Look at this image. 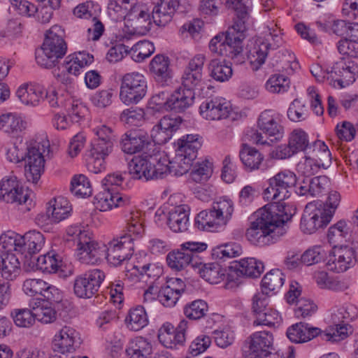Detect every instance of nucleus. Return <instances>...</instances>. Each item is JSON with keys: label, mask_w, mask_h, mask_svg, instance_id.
<instances>
[{"label": "nucleus", "mask_w": 358, "mask_h": 358, "mask_svg": "<svg viewBox=\"0 0 358 358\" xmlns=\"http://www.w3.org/2000/svg\"><path fill=\"white\" fill-rule=\"evenodd\" d=\"M187 325V321L181 320L176 328V332L171 333V334L163 333L162 335H158L159 342L167 348H174L178 345H182L185 341Z\"/></svg>", "instance_id": "nucleus-46"}, {"label": "nucleus", "mask_w": 358, "mask_h": 358, "mask_svg": "<svg viewBox=\"0 0 358 358\" xmlns=\"http://www.w3.org/2000/svg\"><path fill=\"white\" fill-rule=\"evenodd\" d=\"M189 208L185 206H178L168 213L167 224L175 233L184 232L188 229Z\"/></svg>", "instance_id": "nucleus-33"}, {"label": "nucleus", "mask_w": 358, "mask_h": 358, "mask_svg": "<svg viewBox=\"0 0 358 358\" xmlns=\"http://www.w3.org/2000/svg\"><path fill=\"white\" fill-rule=\"evenodd\" d=\"M131 0H109L108 12L110 17L115 21H120L127 16Z\"/></svg>", "instance_id": "nucleus-63"}, {"label": "nucleus", "mask_w": 358, "mask_h": 358, "mask_svg": "<svg viewBox=\"0 0 358 358\" xmlns=\"http://www.w3.org/2000/svg\"><path fill=\"white\" fill-rule=\"evenodd\" d=\"M70 189L73 194L80 197L89 196L92 193L90 182L84 175L75 176L71 180Z\"/></svg>", "instance_id": "nucleus-61"}, {"label": "nucleus", "mask_w": 358, "mask_h": 358, "mask_svg": "<svg viewBox=\"0 0 358 358\" xmlns=\"http://www.w3.org/2000/svg\"><path fill=\"white\" fill-rule=\"evenodd\" d=\"M63 64L64 71L57 75L59 82L66 87H71L73 84V79L70 74L77 76L80 74V71L85 66L90 65L94 61V57L85 52H79L73 55H69Z\"/></svg>", "instance_id": "nucleus-11"}, {"label": "nucleus", "mask_w": 358, "mask_h": 358, "mask_svg": "<svg viewBox=\"0 0 358 358\" xmlns=\"http://www.w3.org/2000/svg\"><path fill=\"white\" fill-rule=\"evenodd\" d=\"M150 70L157 83L162 85H169L173 76L169 57L164 55H155L150 63Z\"/></svg>", "instance_id": "nucleus-27"}, {"label": "nucleus", "mask_w": 358, "mask_h": 358, "mask_svg": "<svg viewBox=\"0 0 358 358\" xmlns=\"http://www.w3.org/2000/svg\"><path fill=\"white\" fill-rule=\"evenodd\" d=\"M208 309V304L204 301L197 299L185 305L184 314L189 320H196L204 317Z\"/></svg>", "instance_id": "nucleus-60"}, {"label": "nucleus", "mask_w": 358, "mask_h": 358, "mask_svg": "<svg viewBox=\"0 0 358 358\" xmlns=\"http://www.w3.org/2000/svg\"><path fill=\"white\" fill-rule=\"evenodd\" d=\"M196 156L188 155L186 153H178L171 160V164L175 175L182 176L189 171L192 162Z\"/></svg>", "instance_id": "nucleus-56"}, {"label": "nucleus", "mask_w": 358, "mask_h": 358, "mask_svg": "<svg viewBox=\"0 0 358 358\" xmlns=\"http://www.w3.org/2000/svg\"><path fill=\"white\" fill-rule=\"evenodd\" d=\"M182 120L180 116L165 115L151 130L150 137L155 144L167 143L173 134L180 128Z\"/></svg>", "instance_id": "nucleus-15"}, {"label": "nucleus", "mask_w": 358, "mask_h": 358, "mask_svg": "<svg viewBox=\"0 0 358 358\" xmlns=\"http://www.w3.org/2000/svg\"><path fill=\"white\" fill-rule=\"evenodd\" d=\"M96 207L101 211L110 210L113 206L121 207L130 203V199L118 192H99L94 197Z\"/></svg>", "instance_id": "nucleus-30"}, {"label": "nucleus", "mask_w": 358, "mask_h": 358, "mask_svg": "<svg viewBox=\"0 0 358 358\" xmlns=\"http://www.w3.org/2000/svg\"><path fill=\"white\" fill-rule=\"evenodd\" d=\"M155 158L150 155L145 157H134L129 163V173L132 178L148 181L153 180L152 168Z\"/></svg>", "instance_id": "nucleus-29"}, {"label": "nucleus", "mask_w": 358, "mask_h": 358, "mask_svg": "<svg viewBox=\"0 0 358 358\" xmlns=\"http://www.w3.org/2000/svg\"><path fill=\"white\" fill-rule=\"evenodd\" d=\"M26 125V122L13 113L3 114L0 116V129L13 137L18 138L25 130Z\"/></svg>", "instance_id": "nucleus-40"}, {"label": "nucleus", "mask_w": 358, "mask_h": 358, "mask_svg": "<svg viewBox=\"0 0 358 358\" xmlns=\"http://www.w3.org/2000/svg\"><path fill=\"white\" fill-rule=\"evenodd\" d=\"M289 221L271 219L270 217V244L276 243L285 236L289 229Z\"/></svg>", "instance_id": "nucleus-59"}, {"label": "nucleus", "mask_w": 358, "mask_h": 358, "mask_svg": "<svg viewBox=\"0 0 358 358\" xmlns=\"http://www.w3.org/2000/svg\"><path fill=\"white\" fill-rule=\"evenodd\" d=\"M327 252L322 245H316L307 249L301 255V260L307 266L319 264L325 260Z\"/></svg>", "instance_id": "nucleus-55"}, {"label": "nucleus", "mask_w": 358, "mask_h": 358, "mask_svg": "<svg viewBox=\"0 0 358 358\" xmlns=\"http://www.w3.org/2000/svg\"><path fill=\"white\" fill-rule=\"evenodd\" d=\"M178 148L176 152L178 153H186L188 155L196 156L201 143L198 135L187 134L180 138L177 143Z\"/></svg>", "instance_id": "nucleus-54"}, {"label": "nucleus", "mask_w": 358, "mask_h": 358, "mask_svg": "<svg viewBox=\"0 0 358 358\" xmlns=\"http://www.w3.org/2000/svg\"><path fill=\"white\" fill-rule=\"evenodd\" d=\"M207 244L202 242L187 241L180 245L177 250L170 252L166 256L168 266L173 270L182 271L189 266L194 268L191 264L193 257L196 253L205 251Z\"/></svg>", "instance_id": "nucleus-6"}, {"label": "nucleus", "mask_w": 358, "mask_h": 358, "mask_svg": "<svg viewBox=\"0 0 358 358\" xmlns=\"http://www.w3.org/2000/svg\"><path fill=\"white\" fill-rule=\"evenodd\" d=\"M268 273L264 276L261 286L262 291L257 293L252 298V310L255 320L254 326H268L267 315L268 313Z\"/></svg>", "instance_id": "nucleus-16"}, {"label": "nucleus", "mask_w": 358, "mask_h": 358, "mask_svg": "<svg viewBox=\"0 0 358 358\" xmlns=\"http://www.w3.org/2000/svg\"><path fill=\"white\" fill-rule=\"evenodd\" d=\"M70 235L77 236V257L78 260L86 264H95L101 259V250L99 243L95 241L87 231L76 229L71 232L69 230Z\"/></svg>", "instance_id": "nucleus-8"}, {"label": "nucleus", "mask_w": 358, "mask_h": 358, "mask_svg": "<svg viewBox=\"0 0 358 358\" xmlns=\"http://www.w3.org/2000/svg\"><path fill=\"white\" fill-rule=\"evenodd\" d=\"M254 220L246 230L248 240L253 245L265 246L268 243V203L252 215Z\"/></svg>", "instance_id": "nucleus-9"}, {"label": "nucleus", "mask_w": 358, "mask_h": 358, "mask_svg": "<svg viewBox=\"0 0 358 358\" xmlns=\"http://www.w3.org/2000/svg\"><path fill=\"white\" fill-rule=\"evenodd\" d=\"M258 129L253 128L246 131L244 136L245 141H249L256 145H266L268 139V112L263 111L257 121Z\"/></svg>", "instance_id": "nucleus-31"}, {"label": "nucleus", "mask_w": 358, "mask_h": 358, "mask_svg": "<svg viewBox=\"0 0 358 358\" xmlns=\"http://www.w3.org/2000/svg\"><path fill=\"white\" fill-rule=\"evenodd\" d=\"M321 329L313 327L308 323L299 322L292 325L287 330V338L292 343H302L308 342L320 336Z\"/></svg>", "instance_id": "nucleus-26"}, {"label": "nucleus", "mask_w": 358, "mask_h": 358, "mask_svg": "<svg viewBox=\"0 0 358 358\" xmlns=\"http://www.w3.org/2000/svg\"><path fill=\"white\" fill-rule=\"evenodd\" d=\"M49 204L48 213L54 222H59L69 215L71 208L68 201L64 197L55 198Z\"/></svg>", "instance_id": "nucleus-49"}, {"label": "nucleus", "mask_w": 358, "mask_h": 358, "mask_svg": "<svg viewBox=\"0 0 358 358\" xmlns=\"http://www.w3.org/2000/svg\"><path fill=\"white\" fill-rule=\"evenodd\" d=\"M150 143V136L146 132L131 131L123 136L121 148L124 152L131 155L143 151Z\"/></svg>", "instance_id": "nucleus-23"}, {"label": "nucleus", "mask_w": 358, "mask_h": 358, "mask_svg": "<svg viewBox=\"0 0 358 358\" xmlns=\"http://www.w3.org/2000/svg\"><path fill=\"white\" fill-rule=\"evenodd\" d=\"M284 117L282 114L274 112L270 115V146L281 142L285 137Z\"/></svg>", "instance_id": "nucleus-52"}, {"label": "nucleus", "mask_w": 358, "mask_h": 358, "mask_svg": "<svg viewBox=\"0 0 358 358\" xmlns=\"http://www.w3.org/2000/svg\"><path fill=\"white\" fill-rule=\"evenodd\" d=\"M248 19H234V24L224 33H220L210 41L209 48L212 52L229 57L237 63H242V43L245 38L247 30L245 22Z\"/></svg>", "instance_id": "nucleus-2"}, {"label": "nucleus", "mask_w": 358, "mask_h": 358, "mask_svg": "<svg viewBox=\"0 0 358 358\" xmlns=\"http://www.w3.org/2000/svg\"><path fill=\"white\" fill-rule=\"evenodd\" d=\"M218 3L223 4L226 8L235 12V19H248V8L243 0H201L199 10L203 14L216 15Z\"/></svg>", "instance_id": "nucleus-18"}, {"label": "nucleus", "mask_w": 358, "mask_h": 358, "mask_svg": "<svg viewBox=\"0 0 358 358\" xmlns=\"http://www.w3.org/2000/svg\"><path fill=\"white\" fill-rule=\"evenodd\" d=\"M310 156L323 169L331 164V154L324 141L317 140L312 143Z\"/></svg>", "instance_id": "nucleus-50"}, {"label": "nucleus", "mask_w": 358, "mask_h": 358, "mask_svg": "<svg viewBox=\"0 0 358 358\" xmlns=\"http://www.w3.org/2000/svg\"><path fill=\"white\" fill-rule=\"evenodd\" d=\"M20 264L18 258L12 252H3L0 256V273L1 276L12 280L19 273Z\"/></svg>", "instance_id": "nucleus-43"}, {"label": "nucleus", "mask_w": 358, "mask_h": 358, "mask_svg": "<svg viewBox=\"0 0 358 358\" xmlns=\"http://www.w3.org/2000/svg\"><path fill=\"white\" fill-rule=\"evenodd\" d=\"M195 93L182 88L176 90L169 96V110L181 113L189 108L194 102Z\"/></svg>", "instance_id": "nucleus-35"}, {"label": "nucleus", "mask_w": 358, "mask_h": 358, "mask_svg": "<svg viewBox=\"0 0 358 358\" xmlns=\"http://www.w3.org/2000/svg\"><path fill=\"white\" fill-rule=\"evenodd\" d=\"M145 308V306H137L130 310L129 315L126 318L129 329L138 331L147 325L148 320Z\"/></svg>", "instance_id": "nucleus-53"}, {"label": "nucleus", "mask_w": 358, "mask_h": 358, "mask_svg": "<svg viewBox=\"0 0 358 358\" xmlns=\"http://www.w3.org/2000/svg\"><path fill=\"white\" fill-rule=\"evenodd\" d=\"M296 182V175L290 171H284L270 179V196L273 199L285 200L289 196L288 189Z\"/></svg>", "instance_id": "nucleus-20"}, {"label": "nucleus", "mask_w": 358, "mask_h": 358, "mask_svg": "<svg viewBox=\"0 0 358 358\" xmlns=\"http://www.w3.org/2000/svg\"><path fill=\"white\" fill-rule=\"evenodd\" d=\"M239 157L244 166L250 170L258 169L264 159L262 155L248 143L242 144Z\"/></svg>", "instance_id": "nucleus-48"}, {"label": "nucleus", "mask_w": 358, "mask_h": 358, "mask_svg": "<svg viewBox=\"0 0 358 358\" xmlns=\"http://www.w3.org/2000/svg\"><path fill=\"white\" fill-rule=\"evenodd\" d=\"M20 234L14 231H8L0 236V250H5V252L16 251L22 252V245L20 243Z\"/></svg>", "instance_id": "nucleus-57"}, {"label": "nucleus", "mask_w": 358, "mask_h": 358, "mask_svg": "<svg viewBox=\"0 0 358 358\" xmlns=\"http://www.w3.org/2000/svg\"><path fill=\"white\" fill-rule=\"evenodd\" d=\"M152 157L155 159L152 168L153 180L162 179L173 171L171 160L166 155Z\"/></svg>", "instance_id": "nucleus-58"}, {"label": "nucleus", "mask_w": 358, "mask_h": 358, "mask_svg": "<svg viewBox=\"0 0 358 358\" xmlns=\"http://www.w3.org/2000/svg\"><path fill=\"white\" fill-rule=\"evenodd\" d=\"M247 57L252 71H257L265 63L268 54V43L260 38L247 45Z\"/></svg>", "instance_id": "nucleus-28"}, {"label": "nucleus", "mask_w": 358, "mask_h": 358, "mask_svg": "<svg viewBox=\"0 0 358 358\" xmlns=\"http://www.w3.org/2000/svg\"><path fill=\"white\" fill-rule=\"evenodd\" d=\"M29 196L20 185L15 176L5 177L0 180V201L10 203H27Z\"/></svg>", "instance_id": "nucleus-17"}, {"label": "nucleus", "mask_w": 358, "mask_h": 358, "mask_svg": "<svg viewBox=\"0 0 358 358\" xmlns=\"http://www.w3.org/2000/svg\"><path fill=\"white\" fill-rule=\"evenodd\" d=\"M234 268L237 275H244L249 278H257L264 271V264L255 258H245L239 262H234V265L230 266Z\"/></svg>", "instance_id": "nucleus-37"}, {"label": "nucleus", "mask_w": 358, "mask_h": 358, "mask_svg": "<svg viewBox=\"0 0 358 358\" xmlns=\"http://www.w3.org/2000/svg\"><path fill=\"white\" fill-rule=\"evenodd\" d=\"M352 224L345 220H341L331 226L328 229L327 238L334 246L352 241Z\"/></svg>", "instance_id": "nucleus-32"}, {"label": "nucleus", "mask_w": 358, "mask_h": 358, "mask_svg": "<svg viewBox=\"0 0 358 358\" xmlns=\"http://www.w3.org/2000/svg\"><path fill=\"white\" fill-rule=\"evenodd\" d=\"M190 8L189 0H160L152 10V17L157 25L165 26L176 12L185 13Z\"/></svg>", "instance_id": "nucleus-10"}, {"label": "nucleus", "mask_w": 358, "mask_h": 358, "mask_svg": "<svg viewBox=\"0 0 358 358\" xmlns=\"http://www.w3.org/2000/svg\"><path fill=\"white\" fill-rule=\"evenodd\" d=\"M234 210L233 201L227 197L220 198L213 203L210 208L201 211L196 218L199 229L213 231L225 226L232 217Z\"/></svg>", "instance_id": "nucleus-4"}, {"label": "nucleus", "mask_w": 358, "mask_h": 358, "mask_svg": "<svg viewBox=\"0 0 358 358\" xmlns=\"http://www.w3.org/2000/svg\"><path fill=\"white\" fill-rule=\"evenodd\" d=\"M270 65L278 72L292 73L299 66L295 55L289 50L282 49L271 54Z\"/></svg>", "instance_id": "nucleus-24"}, {"label": "nucleus", "mask_w": 358, "mask_h": 358, "mask_svg": "<svg viewBox=\"0 0 358 358\" xmlns=\"http://www.w3.org/2000/svg\"><path fill=\"white\" fill-rule=\"evenodd\" d=\"M105 273L100 269H92L77 275L73 280V293L80 299H90L99 292L105 279Z\"/></svg>", "instance_id": "nucleus-7"}, {"label": "nucleus", "mask_w": 358, "mask_h": 358, "mask_svg": "<svg viewBox=\"0 0 358 358\" xmlns=\"http://www.w3.org/2000/svg\"><path fill=\"white\" fill-rule=\"evenodd\" d=\"M64 30L60 26L52 27L45 34L42 49L48 54L53 55L59 59L66 52L67 45L64 40Z\"/></svg>", "instance_id": "nucleus-21"}, {"label": "nucleus", "mask_w": 358, "mask_h": 358, "mask_svg": "<svg viewBox=\"0 0 358 358\" xmlns=\"http://www.w3.org/2000/svg\"><path fill=\"white\" fill-rule=\"evenodd\" d=\"M210 76L219 82L228 81L233 75V70L230 62L219 59L210 60L208 64Z\"/></svg>", "instance_id": "nucleus-47"}, {"label": "nucleus", "mask_w": 358, "mask_h": 358, "mask_svg": "<svg viewBox=\"0 0 358 358\" xmlns=\"http://www.w3.org/2000/svg\"><path fill=\"white\" fill-rule=\"evenodd\" d=\"M322 212L315 203H308L301 218L299 225L301 231L306 234H312L319 229L327 226L331 220Z\"/></svg>", "instance_id": "nucleus-12"}, {"label": "nucleus", "mask_w": 358, "mask_h": 358, "mask_svg": "<svg viewBox=\"0 0 358 358\" xmlns=\"http://www.w3.org/2000/svg\"><path fill=\"white\" fill-rule=\"evenodd\" d=\"M354 255V250L351 248L338 249L328 261L327 269L336 273L347 271L352 264Z\"/></svg>", "instance_id": "nucleus-34"}, {"label": "nucleus", "mask_w": 358, "mask_h": 358, "mask_svg": "<svg viewBox=\"0 0 358 358\" xmlns=\"http://www.w3.org/2000/svg\"><path fill=\"white\" fill-rule=\"evenodd\" d=\"M80 344L79 334L71 327L64 326L55 334L53 350L65 355L73 353Z\"/></svg>", "instance_id": "nucleus-19"}, {"label": "nucleus", "mask_w": 358, "mask_h": 358, "mask_svg": "<svg viewBox=\"0 0 358 358\" xmlns=\"http://www.w3.org/2000/svg\"><path fill=\"white\" fill-rule=\"evenodd\" d=\"M322 167L310 156V150L308 151L305 157L296 165L298 172L306 178L319 172Z\"/></svg>", "instance_id": "nucleus-64"}, {"label": "nucleus", "mask_w": 358, "mask_h": 358, "mask_svg": "<svg viewBox=\"0 0 358 358\" xmlns=\"http://www.w3.org/2000/svg\"><path fill=\"white\" fill-rule=\"evenodd\" d=\"M147 81L143 75L132 72L121 79L120 98L126 105L138 103L147 93Z\"/></svg>", "instance_id": "nucleus-5"}, {"label": "nucleus", "mask_w": 358, "mask_h": 358, "mask_svg": "<svg viewBox=\"0 0 358 358\" xmlns=\"http://www.w3.org/2000/svg\"><path fill=\"white\" fill-rule=\"evenodd\" d=\"M38 1L39 3L34 17L41 24L48 23L52 19L53 10L60 7L61 0H38Z\"/></svg>", "instance_id": "nucleus-51"}, {"label": "nucleus", "mask_w": 358, "mask_h": 358, "mask_svg": "<svg viewBox=\"0 0 358 358\" xmlns=\"http://www.w3.org/2000/svg\"><path fill=\"white\" fill-rule=\"evenodd\" d=\"M44 93L45 89L40 86L24 84L17 89L16 95L22 103L36 106L43 99Z\"/></svg>", "instance_id": "nucleus-38"}, {"label": "nucleus", "mask_w": 358, "mask_h": 358, "mask_svg": "<svg viewBox=\"0 0 358 358\" xmlns=\"http://www.w3.org/2000/svg\"><path fill=\"white\" fill-rule=\"evenodd\" d=\"M195 269L199 275L210 284H217L225 276L224 271L217 263L196 264Z\"/></svg>", "instance_id": "nucleus-42"}, {"label": "nucleus", "mask_w": 358, "mask_h": 358, "mask_svg": "<svg viewBox=\"0 0 358 358\" xmlns=\"http://www.w3.org/2000/svg\"><path fill=\"white\" fill-rule=\"evenodd\" d=\"M125 229L127 234L121 236L119 238H114L108 243L106 259L110 264L115 266L129 259L133 255L134 245L132 241L134 238H131L132 234L138 236L144 231L138 217L134 216H131L127 220Z\"/></svg>", "instance_id": "nucleus-3"}, {"label": "nucleus", "mask_w": 358, "mask_h": 358, "mask_svg": "<svg viewBox=\"0 0 358 358\" xmlns=\"http://www.w3.org/2000/svg\"><path fill=\"white\" fill-rule=\"evenodd\" d=\"M329 186V178L325 176L305 178L300 183L296 192L301 196H320L324 194Z\"/></svg>", "instance_id": "nucleus-25"}, {"label": "nucleus", "mask_w": 358, "mask_h": 358, "mask_svg": "<svg viewBox=\"0 0 358 358\" xmlns=\"http://www.w3.org/2000/svg\"><path fill=\"white\" fill-rule=\"evenodd\" d=\"M244 358H267L268 356V331H259L251 334L242 347Z\"/></svg>", "instance_id": "nucleus-13"}, {"label": "nucleus", "mask_w": 358, "mask_h": 358, "mask_svg": "<svg viewBox=\"0 0 358 358\" xmlns=\"http://www.w3.org/2000/svg\"><path fill=\"white\" fill-rule=\"evenodd\" d=\"M20 243L22 245V255L27 257V255H32L38 252L45 245V239L43 234L41 232L31 230L25 233L20 238Z\"/></svg>", "instance_id": "nucleus-36"}, {"label": "nucleus", "mask_w": 358, "mask_h": 358, "mask_svg": "<svg viewBox=\"0 0 358 358\" xmlns=\"http://www.w3.org/2000/svg\"><path fill=\"white\" fill-rule=\"evenodd\" d=\"M201 115L207 120L226 119L231 112L229 103L217 98L206 99L199 107Z\"/></svg>", "instance_id": "nucleus-22"}, {"label": "nucleus", "mask_w": 358, "mask_h": 358, "mask_svg": "<svg viewBox=\"0 0 358 358\" xmlns=\"http://www.w3.org/2000/svg\"><path fill=\"white\" fill-rule=\"evenodd\" d=\"M126 353L128 358H152V345L148 339L138 336L129 342Z\"/></svg>", "instance_id": "nucleus-39"}, {"label": "nucleus", "mask_w": 358, "mask_h": 358, "mask_svg": "<svg viewBox=\"0 0 358 358\" xmlns=\"http://www.w3.org/2000/svg\"><path fill=\"white\" fill-rule=\"evenodd\" d=\"M296 212V208L292 203L285 202V200L273 199L270 201V217L280 220L291 222Z\"/></svg>", "instance_id": "nucleus-41"}, {"label": "nucleus", "mask_w": 358, "mask_h": 358, "mask_svg": "<svg viewBox=\"0 0 358 358\" xmlns=\"http://www.w3.org/2000/svg\"><path fill=\"white\" fill-rule=\"evenodd\" d=\"M287 143L294 155L300 152H303L306 154L312 148L308 134L301 129H295L291 131L287 138Z\"/></svg>", "instance_id": "nucleus-44"}, {"label": "nucleus", "mask_w": 358, "mask_h": 358, "mask_svg": "<svg viewBox=\"0 0 358 358\" xmlns=\"http://www.w3.org/2000/svg\"><path fill=\"white\" fill-rule=\"evenodd\" d=\"M10 315L14 323L20 327H30L35 322V317L34 310L28 308H17L14 309Z\"/></svg>", "instance_id": "nucleus-62"}, {"label": "nucleus", "mask_w": 358, "mask_h": 358, "mask_svg": "<svg viewBox=\"0 0 358 358\" xmlns=\"http://www.w3.org/2000/svg\"><path fill=\"white\" fill-rule=\"evenodd\" d=\"M36 269L43 273H53L59 271L64 272L62 267L63 265L60 257L57 254L48 253L44 255L34 258Z\"/></svg>", "instance_id": "nucleus-45"}, {"label": "nucleus", "mask_w": 358, "mask_h": 358, "mask_svg": "<svg viewBox=\"0 0 358 358\" xmlns=\"http://www.w3.org/2000/svg\"><path fill=\"white\" fill-rule=\"evenodd\" d=\"M330 76V84L334 82V87L337 83L341 88L345 87L355 81L358 76V66L352 61L341 59L331 67Z\"/></svg>", "instance_id": "nucleus-14"}, {"label": "nucleus", "mask_w": 358, "mask_h": 358, "mask_svg": "<svg viewBox=\"0 0 358 358\" xmlns=\"http://www.w3.org/2000/svg\"><path fill=\"white\" fill-rule=\"evenodd\" d=\"M6 159L13 163L24 160L25 176L28 181L37 183L44 170L45 159L38 143L30 147L27 141L17 138L6 147Z\"/></svg>", "instance_id": "nucleus-1"}]
</instances>
